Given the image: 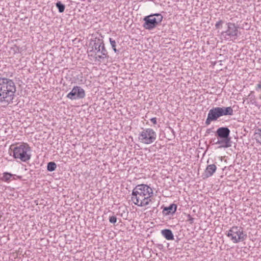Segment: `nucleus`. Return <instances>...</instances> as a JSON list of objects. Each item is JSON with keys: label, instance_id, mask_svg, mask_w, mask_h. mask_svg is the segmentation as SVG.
Returning <instances> with one entry per match:
<instances>
[{"label": "nucleus", "instance_id": "nucleus-1", "mask_svg": "<svg viewBox=\"0 0 261 261\" xmlns=\"http://www.w3.org/2000/svg\"><path fill=\"white\" fill-rule=\"evenodd\" d=\"M14 82L9 79L0 78V102L5 105L13 103L16 92Z\"/></svg>", "mask_w": 261, "mask_h": 261}, {"label": "nucleus", "instance_id": "nucleus-2", "mask_svg": "<svg viewBox=\"0 0 261 261\" xmlns=\"http://www.w3.org/2000/svg\"><path fill=\"white\" fill-rule=\"evenodd\" d=\"M153 195L152 189L147 185L141 184L136 186L132 194V201L135 205H139V202L149 195Z\"/></svg>", "mask_w": 261, "mask_h": 261}, {"label": "nucleus", "instance_id": "nucleus-3", "mask_svg": "<svg viewBox=\"0 0 261 261\" xmlns=\"http://www.w3.org/2000/svg\"><path fill=\"white\" fill-rule=\"evenodd\" d=\"M11 145L10 149L13 150V156L15 159H19L23 162L29 161L31 157V147L27 143H22L19 145L14 146L12 148Z\"/></svg>", "mask_w": 261, "mask_h": 261}, {"label": "nucleus", "instance_id": "nucleus-4", "mask_svg": "<svg viewBox=\"0 0 261 261\" xmlns=\"http://www.w3.org/2000/svg\"><path fill=\"white\" fill-rule=\"evenodd\" d=\"M226 236L233 243L243 242L247 238V234L244 232L243 228L238 226H232L228 230Z\"/></svg>", "mask_w": 261, "mask_h": 261}, {"label": "nucleus", "instance_id": "nucleus-5", "mask_svg": "<svg viewBox=\"0 0 261 261\" xmlns=\"http://www.w3.org/2000/svg\"><path fill=\"white\" fill-rule=\"evenodd\" d=\"M156 133L151 128H146L141 132L139 136V139L144 144H149L156 139Z\"/></svg>", "mask_w": 261, "mask_h": 261}, {"label": "nucleus", "instance_id": "nucleus-6", "mask_svg": "<svg viewBox=\"0 0 261 261\" xmlns=\"http://www.w3.org/2000/svg\"><path fill=\"white\" fill-rule=\"evenodd\" d=\"M227 29L221 33V36L225 40L236 39L239 36L238 27L233 23H227Z\"/></svg>", "mask_w": 261, "mask_h": 261}, {"label": "nucleus", "instance_id": "nucleus-7", "mask_svg": "<svg viewBox=\"0 0 261 261\" xmlns=\"http://www.w3.org/2000/svg\"><path fill=\"white\" fill-rule=\"evenodd\" d=\"M85 90L80 86H74L71 91L66 96L67 98L73 100L75 99H82L85 97Z\"/></svg>", "mask_w": 261, "mask_h": 261}, {"label": "nucleus", "instance_id": "nucleus-8", "mask_svg": "<svg viewBox=\"0 0 261 261\" xmlns=\"http://www.w3.org/2000/svg\"><path fill=\"white\" fill-rule=\"evenodd\" d=\"M221 111L220 107H214L210 109L205 122V124L208 125L211 122L217 121L219 117L222 116Z\"/></svg>", "mask_w": 261, "mask_h": 261}, {"label": "nucleus", "instance_id": "nucleus-9", "mask_svg": "<svg viewBox=\"0 0 261 261\" xmlns=\"http://www.w3.org/2000/svg\"><path fill=\"white\" fill-rule=\"evenodd\" d=\"M152 18V15H148L144 17L143 21L144 22L143 24L144 28L148 30H152L161 24L159 18L155 19V18Z\"/></svg>", "mask_w": 261, "mask_h": 261}, {"label": "nucleus", "instance_id": "nucleus-10", "mask_svg": "<svg viewBox=\"0 0 261 261\" xmlns=\"http://www.w3.org/2000/svg\"><path fill=\"white\" fill-rule=\"evenodd\" d=\"M230 130L227 127H221L217 129L216 135L219 139H231L230 137Z\"/></svg>", "mask_w": 261, "mask_h": 261}, {"label": "nucleus", "instance_id": "nucleus-11", "mask_svg": "<svg viewBox=\"0 0 261 261\" xmlns=\"http://www.w3.org/2000/svg\"><path fill=\"white\" fill-rule=\"evenodd\" d=\"M177 210V205L172 203L169 206L164 207L163 210V214L164 216H168L169 215L174 214Z\"/></svg>", "mask_w": 261, "mask_h": 261}, {"label": "nucleus", "instance_id": "nucleus-12", "mask_svg": "<svg viewBox=\"0 0 261 261\" xmlns=\"http://www.w3.org/2000/svg\"><path fill=\"white\" fill-rule=\"evenodd\" d=\"M215 144L220 145L218 148H228L231 146V139L218 138V140Z\"/></svg>", "mask_w": 261, "mask_h": 261}, {"label": "nucleus", "instance_id": "nucleus-13", "mask_svg": "<svg viewBox=\"0 0 261 261\" xmlns=\"http://www.w3.org/2000/svg\"><path fill=\"white\" fill-rule=\"evenodd\" d=\"M217 169V167L215 164L208 165L204 171V175L206 177H209L213 175Z\"/></svg>", "mask_w": 261, "mask_h": 261}, {"label": "nucleus", "instance_id": "nucleus-14", "mask_svg": "<svg viewBox=\"0 0 261 261\" xmlns=\"http://www.w3.org/2000/svg\"><path fill=\"white\" fill-rule=\"evenodd\" d=\"M161 234L167 240H173L174 236L170 229H165L161 230Z\"/></svg>", "mask_w": 261, "mask_h": 261}, {"label": "nucleus", "instance_id": "nucleus-15", "mask_svg": "<svg viewBox=\"0 0 261 261\" xmlns=\"http://www.w3.org/2000/svg\"><path fill=\"white\" fill-rule=\"evenodd\" d=\"M222 116L226 115H232L233 114V111L231 107H220Z\"/></svg>", "mask_w": 261, "mask_h": 261}, {"label": "nucleus", "instance_id": "nucleus-16", "mask_svg": "<svg viewBox=\"0 0 261 261\" xmlns=\"http://www.w3.org/2000/svg\"><path fill=\"white\" fill-rule=\"evenodd\" d=\"M152 196V195H149L147 196V197H146L145 198H144V199H142L141 201H140L138 203L139 205H137L142 207L148 205L150 202L151 201L150 197Z\"/></svg>", "mask_w": 261, "mask_h": 261}, {"label": "nucleus", "instance_id": "nucleus-17", "mask_svg": "<svg viewBox=\"0 0 261 261\" xmlns=\"http://www.w3.org/2000/svg\"><path fill=\"white\" fill-rule=\"evenodd\" d=\"M100 53L104 56V57H109L108 51L105 48V44L102 40H101V46H100Z\"/></svg>", "mask_w": 261, "mask_h": 261}, {"label": "nucleus", "instance_id": "nucleus-18", "mask_svg": "<svg viewBox=\"0 0 261 261\" xmlns=\"http://www.w3.org/2000/svg\"><path fill=\"white\" fill-rule=\"evenodd\" d=\"M57 168L56 164L54 162H50L48 163L47 166V170L48 171L52 172L56 170Z\"/></svg>", "mask_w": 261, "mask_h": 261}, {"label": "nucleus", "instance_id": "nucleus-19", "mask_svg": "<svg viewBox=\"0 0 261 261\" xmlns=\"http://www.w3.org/2000/svg\"><path fill=\"white\" fill-rule=\"evenodd\" d=\"M10 176H11L10 173L5 172L3 173V176L1 178V179L5 182H9L11 180Z\"/></svg>", "mask_w": 261, "mask_h": 261}, {"label": "nucleus", "instance_id": "nucleus-20", "mask_svg": "<svg viewBox=\"0 0 261 261\" xmlns=\"http://www.w3.org/2000/svg\"><path fill=\"white\" fill-rule=\"evenodd\" d=\"M255 139L257 143L261 144V129H258L254 134Z\"/></svg>", "mask_w": 261, "mask_h": 261}, {"label": "nucleus", "instance_id": "nucleus-21", "mask_svg": "<svg viewBox=\"0 0 261 261\" xmlns=\"http://www.w3.org/2000/svg\"><path fill=\"white\" fill-rule=\"evenodd\" d=\"M56 6L58 9L60 13H62L64 11L65 6L60 1H58L56 4Z\"/></svg>", "mask_w": 261, "mask_h": 261}, {"label": "nucleus", "instance_id": "nucleus-22", "mask_svg": "<svg viewBox=\"0 0 261 261\" xmlns=\"http://www.w3.org/2000/svg\"><path fill=\"white\" fill-rule=\"evenodd\" d=\"M100 46H101V40H98V42H95L94 44V48L95 51L97 53H100Z\"/></svg>", "mask_w": 261, "mask_h": 261}, {"label": "nucleus", "instance_id": "nucleus-23", "mask_svg": "<svg viewBox=\"0 0 261 261\" xmlns=\"http://www.w3.org/2000/svg\"><path fill=\"white\" fill-rule=\"evenodd\" d=\"M109 40H110L111 45L113 50L114 51V52L118 53L119 51L116 48V41L114 40H113L112 38H109Z\"/></svg>", "mask_w": 261, "mask_h": 261}, {"label": "nucleus", "instance_id": "nucleus-24", "mask_svg": "<svg viewBox=\"0 0 261 261\" xmlns=\"http://www.w3.org/2000/svg\"><path fill=\"white\" fill-rule=\"evenodd\" d=\"M150 15H152V18H155V19L159 18V19L160 20V23H161V22L163 20V16L161 14H159V13L151 14Z\"/></svg>", "mask_w": 261, "mask_h": 261}, {"label": "nucleus", "instance_id": "nucleus-25", "mask_svg": "<svg viewBox=\"0 0 261 261\" xmlns=\"http://www.w3.org/2000/svg\"><path fill=\"white\" fill-rule=\"evenodd\" d=\"M109 221L110 223L114 224L117 221V218L115 216H112L109 217Z\"/></svg>", "mask_w": 261, "mask_h": 261}, {"label": "nucleus", "instance_id": "nucleus-26", "mask_svg": "<svg viewBox=\"0 0 261 261\" xmlns=\"http://www.w3.org/2000/svg\"><path fill=\"white\" fill-rule=\"evenodd\" d=\"M223 23V21L222 20H220L215 24L216 29H218L222 27V24Z\"/></svg>", "mask_w": 261, "mask_h": 261}, {"label": "nucleus", "instance_id": "nucleus-27", "mask_svg": "<svg viewBox=\"0 0 261 261\" xmlns=\"http://www.w3.org/2000/svg\"><path fill=\"white\" fill-rule=\"evenodd\" d=\"M188 219L187 221H188V222H189V223H190V224H192V223H193V222H194V218H192V217L191 216V215H189H189H188Z\"/></svg>", "mask_w": 261, "mask_h": 261}, {"label": "nucleus", "instance_id": "nucleus-28", "mask_svg": "<svg viewBox=\"0 0 261 261\" xmlns=\"http://www.w3.org/2000/svg\"><path fill=\"white\" fill-rule=\"evenodd\" d=\"M259 89H261V82H260L256 86L255 90L258 91Z\"/></svg>", "mask_w": 261, "mask_h": 261}, {"label": "nucleus", "instance_id": "nucleus-29", "mask_svg": "<svg viewBox=\"0 0 261 261\" xmlns=\"http://www.w3.org/2000/svg\"><path fill=\"white\" fill-rule=\"evenodd\" d=\"M150 121L154 124H156L157 123V121H156V118L155 117H154V118H152L151 119H150Z\"/></svg>", "mask_w": 261, "mask_h": 261}, {"label": "nucleus", "instance_id": "nucleus-30", "mask_svg": "<svg viewBox=\"0 0 261 261\" xmlns=\"http://www.w3.org/2000/svg\"><path fill=\"white\" fill-rule=\"evenodd\" d=\"M109 57H104V56L101 54V55H98L97 57H96V59L98 58L100 59H103L106 58H108Z\"/></svg>", "mask_w": 261, "mask_h": 261}, {"label": "nucleus", "instance_id": "nucleus-31", "mask_svg": "<svg viewBox=\"0 0 261 261\" xmlns=\"http://www.w3.org/2000/svg\"><path fill=\"white\" fill-rule=\"evenodd\" d=\"M10 175H11V176H10V178H11H11H12L13 179H15V176H16L15 174H11V173H10Z\"/></svg>", "mask_w": 261, "mask_h": 261}, {"label": "nucleus", "instance_id": "nucleus-32", "mask_svg": "<svg viewBox=\"0 0 261 261\" xmlns=\"http://www.w3.org/2000/svg\"><path fill=\"white\" fill-rule=\"evenodd\" d=\"M211 129L210 128H209V129H207L206 130V133L207 134H210V133H211Z\"/></svg>", "mask_w": 261, "mask_h": 261}, {"label": "nucleus", "instance_id": "nucleus-33", "mask_svg": "<svg viewBox=\"0 0 261 261\" xmlns=\"http://www.w3.org/2000/svg\"><path fill=\"white\" fill-rule=\"evenodd\" d=\"M17 177L18 178L20 179V178H21V176H17Z\"/></svg>", "mask_w": 261, "mask_h": 261}]
</instances>
